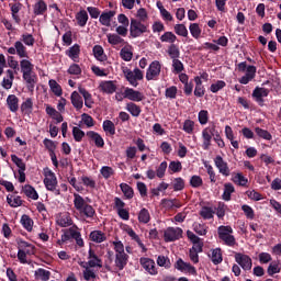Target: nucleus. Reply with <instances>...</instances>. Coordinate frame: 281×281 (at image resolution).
<instances>
[{
	"mask_svg": "<svg viewBox=\"0 0 281 281\" xmlns=\"http://www.w3.org/2000/svg\"><path fill=\"white\" fill-rule=\"evenodd\" d=\"M36 40L34 35L30 33H24L21 35V41H16L13 46L8 48V54L11 56H19V58H30V54L27 53V47H34ZM25 45L27 47H25Z\"/></svg>",
	"mask_w": 281,
	"mask_h": 281,
	"instance_id": "f257e3e1",
	"label": "nucleus"
},
{
	"mask_svg": "<svg viewBox=\"0 0 281 281\" xmlns=\"http://www.w3.org/2000/svg\"><path fill=\"white\" fill-rule=\"evenodd\" d=\"M20 69L22 78L26 83L27 91L34 93V88L36 87V82H38V77L36 76V72H34V64L27 58H22L20 60Z\"/></svg>",
	"mask_w": 281,
	"mask_h": 281,
	"instance_id": "f03ea898",
	"label": "nucleus"
},
{
	"mask_svg": "<svg viewBox=\"0 0 281 281\" xmlns=\"http://www.w3.org/2000/svg\"><path fill=\"white\" fill-rule=\"evenodd\" d=\"M212 137L217 144L218 148H225V140H223L221 137V133H218V130H216V125L212 124L202 131L203 150H210V146H212Z\"/></svg>",
	"mask_w": 281,
	"mask_h": 281,
	"instance_id": "7ed1b4c3",
	"label": "nucleus"
},
{
	"mask_svg": "<svg viewBox=\"0 0 281 281\" xmlns=\"http://www.w3.org/2000/svg\"><path fill=\"white\" fill-rule=\"evenodd\" d=\"M217 234L220 240H223L224 245L227 247H234L236 245V237H234V228L232 226H218Z\"/></svg>",
	"mask_w": 281,
	"mask_h": 281,
	"instance_id": "20e7f679",
	"label": "nucleus"
},
{
	"mask_svg": "<svg viewBox=\"0 0 281 281\" xmlns=\"http://www.w3.org/2000/svg\"><path fill=\"white\" fill-rule=\"evenodd\" d=\"M44 186L46 190L54 192V194L58 196L60 194V189H58V178H56V173H54V171L50 169H47L44 172Z\"/></svg>",
	"mask_w": 281,
	"mask_h": 281,
	"instance_id": "39448f33",
	"label": "nucleus"
},
{
	"mask_svg": "<svg viewBox=\"0 0 281 281\" xmlns=\"http://www.w3.org/2000/svg\"><path fill=\"white\" fill-rule=\"evenodd\" d=\"M146 32H148V26L135 18L131 19L130 36H132V38H139V36H142V34H146Z\"/></svg>",
	"mask_w": 281,
	"mask_h": 281,
	"instance_id": "423d86ee",
	"label": "nucleus"
},
{
	"mask_svg": "<svg viewBox=\"0 0 281 281\" xmlns=\"http://www.w3.org/2000/svg\"><path fill=\"white\" fill-rule=\"evenodd\" d=\"M123 74L132 87H137V85H139L137 80H144V72H142L139 68H135L134 71L125 68Z\"/></svg>",
	"mask_w": 281,
	"mask_h": 281,
	"instance_id": "0eeeda50",
	"label": "nucleus"
},
{
	"mask_svg": "<svg viewBox=\"0 0 281 281\" xmlns=\"http://www.w3.org/2000/svg\"><path fill=\"white\" fill-rule=\"evenodd\" d=\"M165 243H175L183 238V229L180 227H168L164 233Z\"/></svg>",
	"mask_w": 281,
	"mask_h": 281,
	"instance_id": "6e6552de",
	"label": "nucleus"
},
{
	"mask_svg": "<svg viewBox=\"0 0 281 281\" xmlns=\"http://www.w3.org/2000/svg\"><path fill=\"white\" fill-rule=\"evenodd\" d=\"M235 262H237V265H239L244 271H251V267H254L251 257L241 252L235 254Z\"/></svg>",
	"mask_w": 281,
	"mask_h": 281,
	"instance_id": "1a4fd4ad",
	"label": "nucleus"
},
{
	"mask_svg": "<svg viewBox=\"0 0 281 281\" xmlns=\"http://www.w3.org/2000/svg\"><path fill=\"white\" fill-rule=\"evenodd\" d=\"M269 95V89L256 87L252 91V99L259 106H265V98Z\"/></svg>",
	"mask_w": 281,
	"mask_h": 281,
	"instance_id": "9d476101",
	"label": "nucleus"
},
{
	"mask_svg": "<svg viewBox=\"0 0 281 281\" xmlns=\"http://www.w3.org/2000/svg\"><path fill=\"white\" fill-rule=\"evenodd\" d=\"M139 265L145 269L146 272L149 273V276H157L159 271L157 270V267L155 266V260L147 258V257H142L139 259Z\"/></svg>",
	"mask_w": 281,
	"mask_h": 281,
	"instance_id": "9b49d317",
	"label": "nucleus"
},
{
	"mask_svg": "<svg viewBox=\"0 0 281 281\" xmlns=\"http://www.w3.org/2000/svg\"><path fill=\"white\" fill-rule=\"evenodd\" d=\"M159 74H161V64L158 60H154L146 72V80H155V78H158Z\"/></svg>",
	"mask_w": 281,
	"mask_h": 281,
	"instance_id": "f8f14e48",
	"label": "nucleus"
},
{
	"mask_svg": "<svg viewBox=\"0 0 281 281\" xmlns=\"http://www.w3.org/2000/svg\"><path fill=\"white\" fill-rule=\"evenodd\" d=\"M123 98L131 100V102H142L144 100V93L137 91L133 88H125L123 92Z\"/></svg>",
	"mask_w": 281,
	"mask_h": 281,
	"instance_id": "ddd939ff",
	"label": "nucleus"
},
{
	"mask_svg": "<svg viewBox=\"0 0 281 281\" xmlns=\"http://www.w3.org/2000/svg\"><path fill=\"white\" fill-rule=\"evenodd\" d=\"M214 164L220 175H223V177H229L232 171L229 170V165H227V161H225L221 156H216L214 158Z\"/></svg>",
	"mask_w": 281,
	"mask_h": 281,
	"instance_id": "4468645a",
	"label": "nucleus"
},
{
	"mask_svg": "<svg viewBox=\"0 0 281 281\" xmlns=\"http://www.w3.org/2000/svg\"><path fill=\"white\" fill-rule=\"evenodd\" d=\"M9 8L11 10V16L16 25H21V15L19 13L23 10V3L14 2L9 3Z\"/></svg>",
	"mask_w": 281,
	"mask_h": 281,
	"instance_id": "2eb2a0df",
	"label": "nucleus"
},
{
	"mask_svg": "<svg viewBox=\"0 0 281 281\" xmlns=\"http://www.w3.org/2000/svg\"><path fill=\"white\" fill-rule=\"evenodd\" d=\"M128 255H115L114 257V269L115 271H124L126 265H128Z\"/></svg>",
	"mask_w": 281,
	"mask_h": 281,
	"instance_id": "dca6fc26",
	"label": "nucleus"
},
{
	"mask_svg": "<svg viewBox=\"0 0 281 281\" xmlns=\"http://www.w3.org/2000/svg\"><path fill=\"white\" fill-rule=\"evenodd\" d=\"M256 71H258V68L256 66H248L246 68V74L241 78L238 79V82L240 85H249L254 78H256Z\"/></svg>",
	"mask_w": 281,
	"mask_h": 281,
	"instance_id": "f3484780",
	"label": "nucleus"
},
{
	"mask_svg": "<svg viewBox=\"0 0 281 281\" xmlns=\"http://www.w3.org/2000/svg\"><path fill=\"white\" fill-rule=\"evenodd\" d=\"M100 91L102 93H106L108 95H113L117 91V86L115 85V81L113 80H108V81H102L99 85Z\"/></svg>",
	"mask_w": 281,
	"mask_h": 281,
	"instance_id": "a211bd4d",
	"label": "nucleus"
},
{
	"mask_svg": "<svg viewBox=\"0 0 281 281\" xmlns=\"http://www.w3.org/2000/svg\"><path fill=\"white\" fill-rule=\"evenodd\" d=\"M47 13V2L45 0H37L33 4V14L35 16H44Z\"/></svg>",
	"mask_w": 281,
	"mask_h": 281,
	"instance_id": "6ab92c4d",
	"label": "nucleus"
},
{
	"mask_svg": "<svg viewBox=\"0 0 281 281\" xmlns=\"http://www.w3.org/2000/svg\"><path fill=\"white\" fill-rule=\"evenodd\" d=\"M88 267L90 268H94V267H99L100 269H102V259H100V257H98V255H95V250L90 248L88 251Z\"/></svg>",
	"mask_w": 281,
	"mask_h": 281,
	"instance_id": "aec40b11",
	"label": "nucleus"
},
{
	"mask_svg": "<svg viewBox=\"0 0 281 281\" xmlns=\"http://www.w3.org/2000/svg\"><path fill=\"white\" fill-rule=\"evenodd\" d=\"M113 16H115V11H103L99 16V22L105 27H111V21H113Z\"/></svg>",
	"mask_w": 281,
	"mask_h": 281,
	"instance_id": "412c9836",
	"label": "nucleus"
},
{
	"mask_svg": "<svg viewBox=\"0 0 281 281\" xmlns=\"http://www.w3.org/2000/svg\"><path fill=\"white\" fill-rule=\"evenodd\" d=\"M87 137L94 142L97 148H104V138L98 132L89 131L86 133Z\"/></svg>",
	"mask_w": 281,
	"mask_h": 281,
	"instance_id": "4be33fe9",
	"label": "nucleus"
},
{
	"mask_svg": "<svg viewBox=\"0 0 281 281\" xmlns=\"http://www.w3.org/2000/svg\"><path fill=\"white\" fill-rule=\"evenodd\" d=\"M65 232L68 235V238H74V240H76V244L78 245V247H85V240L82 239V234H80V232L74 229V228H68L65 229Z\"/></svg>",
	"mask_w": 281,
	"mask_h": 281,
	"instance_id": "5701e85b",
	"label": "nucleus"
},
{
	"mask_svg": "<svg viewBox=\"0 0 281 281\" xmlns=\"http://www.w3.org/2000/svg\"><path fill=\"white\" fill-rule=\"evenodd\" d=\"M108 43L115 47V45H128V42L124 41L122 36L115 34V33H109L106 34Z\"/></svg>",
	"mask_w": 281,
	"mask_h": 281,
	"instance_id": "b1692460",
	"label": "nucleus"
},
{
	"mask_svg": "<svg viewBox=\"0 0 281 281\" xmlns=\"http://www.w3.org/2000/svg\"><path fill=\"white\" fill-rule=\"evenodd\" d=\"M7 106L11 113L19 111V97L16 94H9L7 98Z\"/></svg>",
	"mask_w": 281,
	"mask_h": 281,
	"instance_id": "393cba45",
	"label": "nucleus"
},
{
	"mask_svg": "<svg viewBox=\"0 0 281 281\" xmlns=\"http://www.w3.org/2000/svg\"><path fill=\"white\" fill-rule=\"evenodd\" d=\"M18 247L19 249H26L24 250L27 256H34L36 254V246L23 240L19 239L18 240Z\"/></svg>",
	"mask_w": 281,
	"mask_h": 281,
	"instance_id": "a878e982",
	"label": "nucleus"
},
{
	"mask_svg": "<svg viewBox=\"0 0 281 281\" xmlns=\"http://www.w3.org/2000/svg\"><path fill=\"white\" fill-rule=\"evenodd\" d=\"M75 19L79 27H86L89 21V13L86 10H80L76 13Z\"/></svg>",
	"mask_w": 281,
	"mask_h": 281,
	"instance_id": "bb28decb",
	"label": "nucleus"
},
{
	"mask_svg": "<svg viewBox=\"0 0 281 281\" xmlns=\"http://www.w3.org/2000/svg\"><path fill=\"white\" fill-rule=\"evenodd\" d=\"M71 104L76 109V111H80L82 106H85V102L82 101V97L78 91H74L70 95Z\"/></svg>",
	"mask_w": 281,
	"mask_h": 281,
	"instance_id": "cd10ccee",
	"label": "nucleus"
},
{
	"mask_svg": "<svg viewBox=\"0 0 281 281\" xmlns=\"http://www.w3.org/2000/svg\"><path fill=\"white\" fill-rule=\"evenodd\" d=\"M66 56L74 60V63H78L80 58V45L74 44L69 49L66 50Z\"/></svg>",
	"mask_w": 281,
	"mask_h": 281,
	"instance_id": "c85d7f7f",
	"label": "nucleus"
},
{
	"mask_svg": "<svg viewBox=\"0 0 281 281\" xmlns=\"http://www.w3.org/2000/svg\"><path fill=\"white\" fill-rule=\"evenodd\" d=\"M22 192L27 196V199H32L33 201H38V192H36V189L30 184H25L22 187Z\"/></svg>",
	"mask_w": 281,
	"mask_h": 281,
	"instance_id": "c756f323",
	"label": "nucleus"
},
{
	"mask_svg": "<svg viewBox=\"0 0 281 281\" xmlns=\"http://www.w3.org/2000/svg\"><path fill=\"white\" fill-rule=\"evenodd\" d=\"M120 57L125 63H131L133 60V46L126 45L120 52Z\"/></svg>",
	"mask_w": 281,
	"mask_h": 281,
	"instance_id": "7c9ffc66",
	"label": "nucleus"
},
{
	"mask_svg": "<svg viewBox=\"0 0 281 281\" xmlns=\"http://www.w3.org/2000/svg\"><path fill=\"white\" fill-rule=\"evenodd\" d=\"M236 192V188H234V184L232 182H226L224 184V192L222 194L223 201H232V194Z\"/></svg>",
	"mask_w": 281,
	"mask_h": 281,
	"instance_id": "2f4dec72",
	"label": "nucleus"
},
{
	"mask_svg": "<svg viewBox=\"0 0 281 281\" xmlns=\"http://www.w3.org/2000/svg\"><path fill=\"white\" fill-rule=\"evenodd\" d=\"M209 257L211 258V262H213V265H221V262H223V250H221V248L212 249Z\"/></svg>",
	"mask_w": 281,
	"mask_h": 281,
	"instance_id": "473e14b6",
	"label": "nucleus"
},
{
	"mask_svg": "<svg viewBox=\"0 0 281 281\" xmlns=\"http://www.w3.org/2000/svg\"><path fill=\"white\" fill-rule=\"evenodd\" d=\"M126 111L131 113L133 117H139L142 115V108L137 105L135 102H128L125 106Z\"/></svg>",
	"mask_w": 281,
	"mask_h": 281,
	"instance_id": "72a5a7b5",
	"label": "nucleus"
},
{
	"mask_svg": "<svg viewBox=\"0 0 281 281\" xmlns=\"http://www.w3.org/2000/svg\"><path fill=\"white\" fill-rule=\"evenodd\" d=\"M90 240H92V243H104V240H106V234H104L102 231H92L90 233Z\"/></svg>",
	"mask_w": 281,
	"mask_h": 281,
	"instance_id": "f704fd0d",
	"label": "nucleus"
},
{
	"mask_svg": "<svg viewBox=\"0 0 281 281\" xmlns=\"http://www.w3.org/2000/svg\"><path fill=\"white\" fill-rule=\"evenodd\" d=\"M88 205L87 202L85 201V198L82 195L75 193L74 194V206L77 212H81V210Z\"/></svg>",
	"mask_w": 281,
	"mask_h": 281,
	"instance_id": "c9c22d12",
	"label": "nucleus"
},
{
	"mask_svg": "<svg viewBox=\"0 0 281 281\" xmlns=\"http://www.w3.org/2000/svg\"><path fill=\"white\" fill-rule=\"evenodd\" d=\"M167 54L171 58V60H175L177 58H180L181 50L179 49V46L177 44H171L168 46Z\"/></svg>",
	"mask_w": 281,
	"mask_h": 281,
	"instance_id": "e433bc0d",
	"label": "nucleus"
},
{
	"mask_svg": "<svg viewBox=\"0 0 281 281\" xmlns=\"http://www.w3.org/2000/svg\"><path fill=\"white\" fill-rule=\"evenodd\" d=\"M92 52L94 58H97V60H100V63H104V60H106V56L104 55V48L102 46L94 45Z\"/></svg>",
	"mask_w": 281,
	"mask_h": 281,
	"instance_id": "4c0bfd02",
	"label": "nucleus"
},
{
	"mask_svg": "<svg viewBox=\"0 0 281 281\" xmlns=\"http://www.w3.org/2000/svg\"><path fill=\"white\" fill-rule=\"evenodd\" d=\"M21 223H22V227H24V229H26V232H32V229L34 227V220H32V217H30V215H27V214L22 215Z\"/></svg>",
	"mask_w": 281,
	"mask_h": 281,
	"instance_id": "58836bf2",
	"label": "nucleus"
},
{
	"mask_svg": "<svg viewBox=\"0 0 281 281\" xmlns=\"http://www.w3.org/2000/svg\"><path fill=\"white\" fill-rule=\"evenodd\" d=\"M7 202L10 207H21V205H23V200L20 195H8Z\"/></svg>",
	"mask_w": 281,
	"mask_h": 281,
	"instance_id": "ea45409f",
	"label": "nucleus"
},
{
	"mask_svg": "<svg viewBox=\"0 0 281 281\" xmlns=\"http://www.w3.org/2000/svg\"><path fill=\"white\" fill-rule=\"evenodd\" d=\"M255 133L260 137V139H266V142H271L273 139L271 133L267 130H262L261 127H256Z\"/></svg>",
	"mask_w": 281,
	"mask_h": 281,
	"instance_id": "a19ab883",
	"label": "nucleus"
},
{
	"mask_svg": "<svg viewBox=\"0 0 281 281\" xmlns=\"http://www.w3.org/2000/svg\"><path fill=\"white\" fill-rule=\"evenodd\" d=\"M20 109L22 113H32L34 110V101L32 98H27L24 102H22Z\"/></svg>",
	"mask_w": 281,
	"mask_h": 281,
	"instance_id": "79ce46f5",
	"label": "nucleus"
},
{
	"mask_svg": "<svg viewBox=\"0 0 281 281\" xmlns=\"http://www.w3.org/2000/svg\"><path fill=\"white\" fill-rule=\"evenodd\" d=\"M48 86L50 88V91L54 92V95H57V98H60V95H63V87H60L56 80L50 79L48 81Z\"/></svg>",
	"mask_w": 281,
	"mask_h": 281,
	"instance_id": "37998d69",
	"label": "nucleus"
},
{
	"mask_svg": "<svg viewBox=\"0 0 281 281\" xmlns=\"http://www.w3.org/2000/svg\"><path fill=\"white\" fill-rule=\"evenodd\" d=\"M138 223H143L144 225H147V223H150V212H148V209H142L139 211Z\"/></svg>",
	"mask_w": 281,
	"mask_h": 281,
	"instance_id": "c03bdc74",
	"label": "nucleus"
},
{
	"mask_svg": "<svg viewBox=\"0 0 281 281\" xmlns=\"http://www.w3.org/2000/svg\"><path fill=\"white\" fill-rule=\"evenodd\" d=\"M160 41L161 43H170L171 45H175V43L177 42V35H175V33L172 32H165L160 36Z\"/></svg>",
	"mask_w": 281,
	"mask_h": 281,
	"instance_id": "a18cd8bd",
	"label": "nucleus"
},
{
	"mask_svg": "<svg viewBox=\"0 0 281 281\" xmlns=\"http://www.w3.org/2000/svg\"><path fill=\"white\" fill-rule=\"evenodd\" d=\"M120 188L126 199H133V196H135V191L133 190V187L126 183H121Z\"/></svg>",
	"mask_w": 281,
	"mask_h": 281,
	"instance_id": "49530a36",
	"label": "nucleus"
},
{
	"mask_svg": "<svg viewBox=\"0 0 281 281\" xmlns=\"http://www.w3.org/2000/svg\"><path fill=\"white\" fill-rule=\"evenodd\" d=\"M200 216H202L204 221H210V218H214V210L210 206H203L200 211Z\"/></svg>",
	"mask_w": 281,
	"mask_h": 281,
	"instance_id": "de8ad7c7",
	"label": "nucleus"
},
{
	"mask_svg": "<svg viewBox=\"0 0 281 281\" xmlns=\"http://www.w3.org/2000/svg\"><path fill=\"white\" fill-rule=\"evenodd\" d=\"M232 181L234 183H236L237 186H241L243 188H245V186H247V183H249V180L247 178H245V176H243V173H236L232 178Z\"/></svg>",
	"mask_w": 281,
	"mask_h": 281,
	"instance_id": "09e8293b",
	"label": "nucleus"
},
{
	"mask_svg": "<svg viewBox=\"0 0 281 281\" xmlns=\"http://www.w3.org/2000/svg\"><path fill=\"white\" fill-rule=\"evenodd\" d=\"M189 31L193 38H201V26H199V23H191L189 26Z\"/></svg>",
	"mask_w": 281,
	"mask_h": 281,
	"instance_id": "8fccbe9b",
	"label": "nucleus"
},
{
	"mask_svg": "<svg viewBox=\"0 0 281 281\" xmlns=\"http://www.w3.org/2000/svg\"><path fill=\"white\" fill-rule=\"evenodd\" d=\"M103 131L109 133V135H115V124L111 120H105L103 122Z\"/></svg>",
	"mask_w": 281,
	"mask_h": 281,
	"instance_id": "3c124183",
	"label": "nucleus"
},
{
	"mask_svg": "<svg viewBox=\"0 0 281 281\" xmlns=\"http://www.w3.org/2000/svg\"><path fill=\"white\" fill-rule=\"evenodd\" d=\"M79 213L83 214L86 218H93L95 216V209L90 204L86 205Z\"/></svg>",
	"mask_w": 281,
	"mask_h": 281,
	"instance_id": "603ef678",
	"label": "nucleus"
},
{
	"mask_svg": "<svg viewBox=\"0 0 281 281\" xmlns=\"http://www.w3.org/2000/svg\"><path fill=\"white\" fill-rule=\"evenodd\" d=\"M281 268L278 261H272L267 269L268 276H276V273H280Z\"/></svg>",
	"mask_w": 281,
	"mask_h": 281,
	"instance_id": "864d4df0",
	"label": "nucleus"
},
{
	"mask_svg": "<svg viewBox=\"0 0 281 281\" xmlns=\"http://www.w3.org/2000/svg\"><path fill=\"white\" fill-rule=\"evenodd\" d=\"M227 87V83L223 80H217L215 83H212L210 87V91L212 93H218L222 89H225Z\"/></svg>",
	"mask_w": 281,
	"mask_h": 281,
	"instance_id": "5fc2aeb1",
	"label": "nucleus"
},
{
	"mask_svg": "<svg viewBox=\"0 0 281 281\" xmlns=\"http://www.w3.org/2000/svg\"><path fill=\"white\" fill-rule=\"evenodd\" d=\"M11 161H13V164H15V166L19 168L18 171H25V170H27V167L25 166L23 160L21 158H19V156H16L14 154L11 155Z\"/></svg>",
	"mask_w": 281,
	"mask_h": 281,
	"instance_id": "6e6d98bb",
	"label": "nucleus"
},
{
	"mask_svg": "<svg viewBox=\"0 0 281 281\" xmlns=\"http://www.w3.org/2000/svg\"><path fill=\"white\" fill-rule=\"evenodd\" d=\"M124 232H126V234L130 236V238H131L132 240H134L135 243L138 244V243L142 241V239L139 238V235H137V233H135V231L133 229V227L126 225V226L124 227Z\"/></svg>",
	"mask_w": 281,
	"mask_h": 281,
	"instance_id": "4d7b16f0",
	"label": "nucleus"
},
{
	"mask_svg": "<svg viewBox=\"0 0 281 281\" xmlns=\"http://www.w3.org/2000/svg\"><path fill=\"white\" fill-rule=\"evenodd\" d=\"M85 131L80 130V127L78 126H74L72 127V137L75 139V142H82V138L85 137Z\"/></svg>",
	"mask_w": 281,
	"mask_h": 281,
	"instance_id": "13d9d810",
	"label": "nucleus"
},
{
	"mask_svg": "<svg viewBox=\"0 0 281 281\" xmlns=\"http://www.w3.org/2000/svg\"><path fill=\"white\" fill-rule=\"evenodd\" d=\"M81 122H83V124H86L87 128H91L93 126H95V121H93V116L83 113L81 114Z\"/></svg>",
	"mask_w": 281,
	"mask_h": 281,
	"instance_id": "bf43d9fd",
	"label": "nucleus"
},
{
	"mask_svg": "<svg viewBox=\"0 0 281 281\" xmlns=\"http://www.w3.org/2000/svg\"><path fill=\"white\" fill-rule=\"evenodd\" d=\"M125 156H126L127 161H133V159H135V157H137V147H135V146L127 147L125 150Z\"/></svg>",
	"mask_w": 281,
	"mask_h": 281,
	"instance_id": "052dcab7",
	"label": "nucleus"
},
{
	"mask_svg": "<svg viewBox=\"0 0 281 281\" xmlns=\"http://www.w3.org/2000/svg\"><path fill=\"white\" fill-rule=\"evenodd\" d=\"M186 188V180L183 178L179 177L173 180V191L175 192H181Z\"/></svg>",
	"mask_w": 281,
	"mask_h": 281,
	"instance_id": "680f3d73",
	"label": "nucleus"
},
{
	"mask_svg": "<svg viewBox=\"0 0 281 281\" xmlns=\"http://www.w3.org/2000/svg\"><path fill=\"white\" fill-rule=\"evenodd\" d=\"M173 30L178 36L188 37V27H186V24H176Z\"/></svg>",
	"mask_w": 281,
	"mask_h": 281,
	"instance_id": "e2e57ef3",
	"label": "nucleus"
},
{
	"mask_svg": "<svg viewBox=\"0 0 281 281\" xmlns=\"http://www.w3.org/2000/svg\"><path fill=\"white\" fill-rule=\"evenodd\" d=\"M181 170H183V165H181V161L172 160L169 164V171H171V175L175 173V172H181Z\"/></svg>",
	"mask_w": 281,
	"mask_h": 281,
	"instance_id": "0e129e2a",
	"label": "nucleus"
},
{
	"mask_svg": "<svg viewBox=\"0 0 281 281\" xmlns=\"http://www.w3.org/2000/svg\"><path fill=\"white\" fill-rule=\"evenodd\" d=\"M198 120L202 126L207 124L210 120V112H207V110H201L198 114Z\"/></svg>",
	"mask_w": 281,
	"mask_h": 281,
	"instance_id": "69168bd1",
	"label": "nucleus"
},
{
	"mask_svg": "<svg viewBox=\"0 0 281 281\" xmlns=\"http://www.w3.org/2000/svg\"><path fill=\"white\" fill-rule=\"evenodd\" d=\"M81 181L86 188H90V190H95V180H93L91 177L82 176Z\"/></svg>",
	"mask_w": 281,
	"mask_h": 281,
	"instance_id": "338daca9",
	"label": "nucleus"
},
{
	"mask_svg": "<svg viewBox=\"0 0 281 281\" xmlns=\"http://www.w3.org/2000/svg\"><path fill=\"white\" fill-rule=\"evenodd\" d=\"M189 183L191 188H201L203 186V178L201 176H192Z\"/></svg>",
	"mask_w": 281,
	"mask_h": 281,
	"instance_id": "774afa93",
	"label": "nucleus"
}]
</instances>
